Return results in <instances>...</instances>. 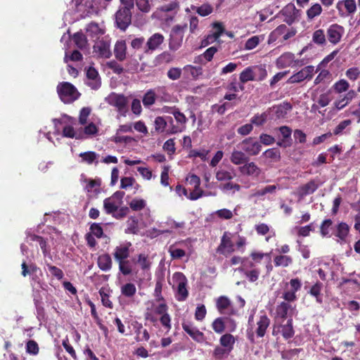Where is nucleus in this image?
Listing matches in <instances>:
<instances>
[{"label":"nucleus","mask_w":360,"mask_h":360,"mask_svg":"<svg viewBox=\"0 0 360 360\" xmlns=\"http://www.w3.org/2000/svg\"><path fill=\"white\" fill-rule=\"evenodd\" d=\"M115 20L117 27L124 30L131 23V11L120 8L115 15Z\"/></svg>","instance_id":"16"},{"label":"nucleus","mask_w":360,"mask_h":360,"mask_svg":"<svg viewBox=\"0 0 360 360\" xmlns=\"http://www.w3.org/2000/svg\"><path fill=\"white\" fill-rule=\"evenodd\" d=\"M106 101L110 105L115 107L121 115H126L128 101L125 96L112 93L106 98Z\"/></svg>","instance_id":"7"},{"label":"nucleus","mask_w":360,"mask_h":360,"mask_svg":"<svg viewBox=\"0 0 360 360\" xmlns=\"http://www.w3.org/2000/svg\"><path fill=\"white\" fill-rule=\"evenodd\" d=\"M332 101L330 94L329 92L323 93L319 96V97L316 100L317 104L314 103L312 105L311 108L314 110H316L319 109V107H326L327 106L330 101Z\"/></svg>","instance_id":"38"},{"label":"nucleus","mask_w":360,"mask_h":360,"mask_svg":"<svg viewBox=\"0 0 360 360\" xmlns=\"http://www.w3.org/2000/svg\"><path fill=\"white\" fill-rule=\"evenodd\" d=\"M195 11L200 16L205 17L212 13L213 8L208 4H204L200 6L196 7Z\"/></svg>","instance_id":"60"},{"label":"nucleus","mask_w":360,"mask_h":360,"mask_svg":"<svg viewBox=\"0 0 360 360\" xmlns=\"http://www.w3.org/2000/svg\"><path fill=\"white\" fill-rule=\"evenodd\" d=\"M105 33V28L103 30L101 28L98 24L91 22L86 27V34L92 39H97L98 36L102 35Z\"/></svg>","instance_id":"35"},{"label":"nucleus","mask_w":360,"mask_h":360,"mask_svg":"<svg viewBox=\"0 0 360 360\" xmlns=\"http://www.w3.org/2000/svg\"><path fill=\"white\" fill-rule=\"evenodd\" d=\"M345 28L338 24H332L327 29V37L330 43L338 44L345 34Z\"/></svg>","instance_id":"13"},{"label":"nucleus","mask_w":360,"mask_h":360,"mask_svg":"<svg viewBox=\"0 0 360 360\" xmlns=\"http://www.w3.org/2000/svg\"><path fill=\"white\" fill-rule=\"evenodd\" d=\"M235 176V169L230 165L228 168L219 167L215 173L216 179L221 182L231 181Z\"/></svg>","instance_id":"24"},{"label":"nucleus","mask_w":360,"mask_h":360,"mask_svg":"<svg viewBox=\"0 0 360 360\" xmlns=\"http://www.w3.org/2000/svg\"><path fill=\"white\" fill-rule=\"evenodd\" d=\"M233 251L234 246L231 238V234L225 232L221 239L220 245L217 248V252L227 256Z\"/></svg>","instance_id":"15"},{"label":"nucleus","mask_w":360,"mask_h":360,"mask_svg":"<svg viewBox=\"0 0 360 360\" xmlns=\"http://www.w3.org/2000/svg\"><path fill=\"white\" fill-rule=\"evenodd\" d=\"M155 101V94L153 91L150 90L147 91L143 98V103L145 107L152 105Z\"/></svg>","instance_id":"62"},{"label":"nucleus","mask_w":360,"mask_h":360,"mask_svg":"<svg viewBox=\"0 0 360 360\" xmlns=\"http://www.w3.org/2000/svg\"><path fill=\"white\" fill-rule=\"evenodd\" d=\"M263 39L264 37L260 36H253L250 37L245 42V49L252 50L255 49Z\"/></svg>","instance_id":"57"},{"label":"nucleus","mask_w":360,"mask_h":360,"mask_svg":"<svg viewBox=\"0 0 360 360\" xmlns=\"http://www.w3.org/2000/svg\"><path fill=\"white\" fill-rule=\"evenodd\" d=\"M315 72V68L313 65H308L299 72L292 75L288 80V84L300 83L305 79H311Z\"/></svg>","instance_id":"8"},{"label":"nucleus","mask_w":360,"mask_h":360,"mask_svg":"<svg viewBox=\"0 0 360 360\" xmlns=\"http://www.w3.org/2000/svg\"><path fill=\"white\" fill-rule=\"evenodd\" d=\"M292 106L288 103H283L273 108L272 110L275 113L277 118L284 117L291 110Z\"/></svg>","instance_id":"39"},{"label":"nucleus","mask_w":360,"mask_h":360,"mask_svg":"<svg viewBox=\"0 0 360 360\" xmlns=\"http://www.w3.org/2000/svg\"><path fill=\"white\" fill-rule=\"evenodd\" d=\"M241 145L245 153H246L250 155H257L262 148L260 143L254 141L252 138L243 140L241 142Z\"/></svg>","instance_id":"21"},{"label":"nucleus","mask_w":360,"mask_h":360,"mask_svg":"<svg viewBox=\"0 0 360 360\" xmlns=\"http://www.w3.org/2000/svg\"><path fill=\"white\" fill-rule=\"evenodd\" d=\"M226 183L221 184L219 188L224 193H235L240 190L241 186L236 183H233L231 181H225Z\"/></svg>","instance_id":"40"},{"label":"nucleus","mask_w":360,"mask_h":360,"mask_svg":"<svg viewBox=\"0 0 360 360\" xmlns=\"http://www.w3.org/2000/svg\"><path fill=\"white\" fill-rule=\"evenodd\" d=\"M122 295L131 298L133 297L136 292V288L134 283H127L122 285L121 289Z\"/></svg>","instance_id":"45"},{"label":"nucleus","mask_w":360,"mask_h":360,"mask_svg":"<svg viewBox=\"0 0 360 360\" xmlns=\"http://www.w3.org/2000/svg\"><path fill=\"white\" fill-rule=\"evenodd\" d=\"M312 41L317 45H325L326 44V38L324 31L321 29L315 30L312 34Z\"/></svg>","instance_id":"48"},{"label":"nucleus","mask_w":360,"mask_h":360,"mask_svg":"<svg viewBox=\"0 0 360 360\" xmlns=\"http://www.w3.org/2000/svg\"><path fill=\"white\" fill-rule=\"evenodd\" d=\"M217 307L221 314L228 313L231 307V301L227 297L221 296L217 301Z\"/></svg>","instance_id":"41"},{"label":"nucleus","mask_w":360,"mask_h":360,"mask_svg":"<svg viewBox=\"0 0 360 360\" xmlns=\"http://www.w3.org/2000/svg\"><path fill=\"white\" fill-rule=\"evenodd\" d=\"M184 70L190 75L193 79H197L202 74V69L200 67H195L191 65H187L184 68Z\"/></svg>","instance_id":"53"},{"label":"nucleus","mask_w":360,"mask_h":360,"mask_svg":"<svg viewBox=\"0 0 360 360\" xmlns=\"http://www.w3.org/2000/svg\"><path fill=\"white\" fill-rule=\"evenodd\" d=\"M247 160H248V157L245 153L239 150L233 149L230 155V161L234 165L241 166L243 165Z\"/></svg>","instance_id":"31"},{"label":"nucleus","mask_w":360,"mask_h":360,"mask_svg":"<svg viewBox=\"0 0 360 360\" xmlns=\"http://www.w3.org/2000/svg\"><path fill=\"white\" fill-rule=\"evenodd\" d=\"M94 51L103 58H109L112 53L110 51V42L109 40H101L94 46Z\"/></svg>","instance_id":"19"},{"label":"nucleus","mask_w":360,"mask_h":360,"mask_svg":"<svg viewBox=\"0 0 360 360\" xmlns=\"http://www.w3.org/2000/svg\"><path fill=\"white\" fill-rule=\"evenodd\" d=\"M276 189H277V186L275 185L266 186L260 189L255 190L252 193L251 196L252 197H262L269 193H270V194L274 193L276 192Z\"/></svg>","instance_id":"46"},{"label":"nucleus","mask_w":360,"mask_h":360,"mask_svg":"<svg viewBox=\"0 0 360 360\" xmlns=\"http://www.w3.org/2000/svg\"><path fill=\"white\" fill-rule=\"evenodd\" d=\"M312 231L311 224L304 226H295L292 230V233H296L299 236L307 237L309 236L310 232Z\"/></svg>","instance_id":"54"},{"label":"nucleus","mask_w":360,"mask_h":360,"mask_svg":"<svg viewBox=\"0 0 360 360\" xmlns=\"http://www.w3.org/2000/svg\"><path fill=\"white\" fill-rule=\"evenodd\" d=\"M83 182L84 190L91 195H96L100 193L101 191V180L93 179H84Z\"/></svg>","instance_id":"28"},{"label":"nucleus","mask_w":360,"mask_h":360,"mask_svg":"<svg viewBox=\"0 0 360 360\" xmlns=\"http://www.w3.org/2000/svg\"><path fill=\"white\" fill-rule=\"evenodd\" d=\"M270 320L266 315H262L259 321L257 322L256 333L258 337H263L265 334L266 330L269 326Z\"/></svg>","instance_id":"34"},{"label":"nucleus","mask_w":360,"mask_h":360,"mask_svg":"<svg viewBox=\"0 0 360 360\" xmlns=\"http://www.w3.org/2000/svg\"><path fill=\"white\" fill-rule=\"evenodd\" d=\"M182 328L195 341L202 342L204 341V334L200 332L193 323L184 322Z\"/></svg>","instance_id":"25"},{"label":"nucleus","mask_w":360,"mask_h":360,"mask_svg":"<svg viewBox=\"0 0 360 360\" xmlns=\"http://www.w3.org/2000/svg\"><path fill=\"white\" fill-rule=\"evenodd\" d=\"M112 259L108 254H103L98 258V266L102 271H109L112 267Z\"/></svg>","instance_id":"37"},{"label":"nucleus","mask_w":360,"mask_h":360,"mask_svg":"<svg viewBox=\"0 0 360 360\" xmlns=\"http://www.w3.org/2000/svg\"><path fill=\"white\" fill-rule=\"evenodd\" d=\"M322 7L321 4L316 3L310 6L307 11V16L309 20H313L316 17L321 15L322 13Z\"/></svg>","instance_id":"50"},{"label":"nucleus","mask_w":360,"mask_h":360,"mask_svg":"<svg viewBox=\"0 0 360 360\" xmlns=\"http://www.w3.org/2000/svg\"><path fill=\"white\" fill-rule=\"evenodd\" d=\"M345 75L350 81H356L360 76V68L357 67L350 68L345 72Z\"/></svg>","instance_id":"63"},{"label":"nucleus","mask_w":360,"mask_h":360,"mask_svg":"<svg viewBox=\"0 0 360 360\" xmlns=\"http://www.w3.org/2000/svg\"><path fill=\"white\" fill-rule=\"evenodd\" d=\"M136 333V340L138 342L148 341L150 338V335L148 330L143 328L141 323H136L134 325Z\"/></svg>","instance_id":"36"},{"label":"nucleus","mask_w":360,"mask_h":360,"mask_svg":"<svg viewBox=\"0 0 360 360\" xmlns=\"http://www.w3.org/2000/svg\"><path fill=\"white\" fill-rule=\"evenodd\" d=\"M82 161L88 164L93 163L97 158V154L92 151L82 153L79 154Z\"/></svg>","instance_id":"64"},{"label":"nucleus","mask_w":360,"mask_h":360,"mask_svg":"<svg viewBox=\"0 0 360 360\" xmlns=\"http://www.w3.org/2000/svg\"><path fill=\"white\" fill-rule=\"evenodd\" d=\"M219 342L221 346L231 352L235 343V338L231 334H225L220 338Z\"/></svg>","instance_id":"44"},{"label":"nucleus","mask_w":360,"mask_h":360,"mask_svg":"<svg viewBox=\"0 0 360 360\" xmlns=\"http://www.w3.org/2000/svg\"><path fill=\"white\" fill-rule=\"evenodd\" d=\"M131 245V243H124L115 248L114 257L117 262L124 261L128 258Z\"/></svg>","instance_id":"27"},{"label":"nucleus","mask_w":360,"mask_h":360,"mask_svg":"<svg viewBox=\"0 0 360 360\" xmlns=\"http://www.w3.org/2000/svg\"><path fill=\"white\" fill-rule=\"evenodd\" d=\"M146 205V202L143 199L134 198L129 202V207L134 211H139L143 209Z\"/></svg>","instance_id":"59"},{"label":"nucleus","mask_w":360,"mask_h":360,"mask_svg":"<svg viewBox=\"0 0 360 360\" xmlns=\"http://www.w3.org/2000/svg\"><path fill=\"white\" fill-rule=\"evenodd\" d=\"M287 30V27L285 25H281L278 26L274 31H272L268 38V44H272L275 42L278 38L283 35Z\"/></svg>","instance_id":"43"},{"label":"nucleus","mask_w":360,"mask_h":360,"mask_svg":"<svg viewBox=\"0 0 360 360\" xmlns=\"http://www.w3.org/2000/svg\"><path fill=\"white\" fill-rule=\"evenodd\" d=\"M240 82L245 84L250 81H254L255 78V70L254 66L245 68L239 75Z\"/></svg>","instance_id":"33"},{"label":"nucleus","mask_w":360,"mask_h":360,"mask_svg":"<svg viewBox=\"0 0 360 360\" xmlns=\"http://www.w3.org/2000/svg\"><path fill=\"white\" fill-rule=\"evenodd\" d=\"M73 41L79 49L85 48L87 44L86 37L80 32H77L73 35Z\"/></svg>","instance_id":"58"},{"label":"nucleus","mask_w":360,"mask_h":360,"mask_svg":"<svg viewBox=\"0 0 360 360\" xmlns=\"http://www.w3.org/2000/svg\"><path fill=\"white\" fill-rule=\"evenodd\" d=\"M57 92L60 100L65 103H70L80 96L77 89L72 84L66 82L58 84Z\"/></svg>","instance_id":"3"},{"label":"nucleus","mask_w":360,"mask_h":360,"mask_svg":"<svg viewBox=\"0 0 360 360\" xmlns=\"http://www.w3.org/2000/svg\"><path fill=\"white\" fill-rule=\"evenodd\" d=\"M22 275L23 276H26L27 275L36 274V273H40L41 271L39 267L37 266L34 264H30L27 265L25 262H22Z\"/></svg>","instance_id":"47"},{"label":"nucleus","mask_w":360,"mask_h":360,"mask_svg":"<svg viewBox=\"0 0 360 360\" xmlns=\"http://www.w3.org/2000/svg\"><path fill=\"white\" fill-rule=\"evenodd\" d=\"M136 263L139 264L143 270L148 269L151 264L148 257L145 254L139 255Z\"/></svg>","instance_id":"61"},{"label":"nucleus","mask_w":360,"mask_h":360,"mask_svg":"<svg viewBox=\"0 0 360 360\" xmlns=\"http://www.w3.org/2000/svg\"><path fill=\"white\" fill-rule=\"evenodd\" d=\"M263 155L272 162H278L281 158L280 151L276 148H269L265 150Z\"/></svg>","instance_id":"56"},{"label":"nucleus","mask_w":360,"mask_h":360,"mask_svg":"<svg viewBox=\"0 0 360 360\" xmlns=\"http://www.w3.org/2000/svg\"><path fill=\"white\" fill-rule=\"evenodd\" d=\"M173 288L176 290V298L179 301H184L188 297L186 288L187 278L181 272H176L172 276Z\"/></svg>","instance_id":"5"},{"label":"nucleus","mask_w":360,"mask_h":360,"mask_svg":"<svg viewBox=\"0 0 360 360\" xmlns=\"http://www.w3.org/2000/svg\"><path fill=\"white\" fill-rule=\"evenodd\" d=\"M124 193L121 191H117L110 197L107 198L103 201V209L107 214H112L117 219H120L127 215L128 208L127 207H121L123 204V197Z\"/></svg>","instance_id":"1"},{"label":"nucleus","mask_w":360,"mask_h":360,"mask_svg":"<svg viewBox=\"0 0 360 360\" xmlns=\"http://www.w3.org/2000/svg\"><path fill=\"white\" fill-rule=\"evenodd\" d=\"M319 186L315 181H310L308 183L298 187L295 191V195L299 200H302L305 196L312 194L318 188Z\"/></svg>","instance_id":"22"},{"label":"nucleus","mask_w":360,"mask_h":360,"mask_svg":"<svg viewBox=\"0 0 360 360\" xmlns=\"http://www.w3.org/2000/svg\"><path fill=\"white\" fill-rule=\"evenodd\" d=\"M276 65L278 68H285L294 65H302L300 60H295V55L292 53L286 52L278 57L276 61Z\"/></svg>","instance_id":"20"},{"label":"nucleus","mask_w":360,"mask_h":360,"mask_svg":"<svg viewBox=\"0 0 360 360\" xmlns=\"http://www.w3.org/2000/svg\"><path fill=\"white\" fill-rule=\"evenodd\" d=\"M193 240L188 238L175 242L169 245L168 252L172 259H181L184 257H190L193 252Z\"/></svg>","instance_id":"2"},{"label":"nucleus","mask_w":360,"mask_h":360,"mask_svg":"<svg viewBox=\"0 0 360 360\" xmlns=\"http://www.w3.org/2000/svg\"><path fill=\"white\" fill-rule=\"evenodd\" d=\"M111 141L115 143H129L134 139L129 136H123L121 133L116 131L115 134L111 137Z\"/></svg>","instance_id":"55"},{"label":"nucleus","mask_w":360,"mask_h":360,"mask_svg":"<svg viewBox=\"0 0 360 360\" xmlns=\"http://www.w3.org/2000/svg\"><path fill=\"white\" fill-rule=\"evenodd\" d=\"M165 112L172 114L178 124L176 126H172L171 129H169L167 130L168 134H176L185 129L187 118L182 112L176 108L171 109L170 110H165Z\"/></svg>","instance_id":"9"},{"label":"nucleus","mask_w":360,"mask_h":360,"mask_svg":"<svg viewBox=\"0 0 360 360\" xmlns=\"http://www.w3.org/2000/svg\"><path fill=\"white\" fill-rule=\"evenodd\" d=\"M276 266L288 267L292 263V258L288 255H278L274 257Z\"/></svg>","instance_id":"42"},{"label":"nucleus","mask_w":360,"mask_h":360,"mask_svg":"<svg viewBox=\"0 0 360 360\" xmlns=\"http://www.w3.org/2000/svg\"><path fill=\"white\" fill-rule=\"evenodd\" d=\"M335 8L341 17L352 15L356 11L355 0H340L335 5Z\"/></svg>","instance_id":"11"},{"label":"nucleus","mask_w":360,"mask_h":360,"mask_svg":"<svg viewBox=\"0 0 360 360\" xmlns=\"http://www.w3.org/2000/svg\"><path fill=\"white\" fill-rule=\"evenodd\" d=\"M349 233V226L347 224L341 222L337 226L335 236L339 238L338 242L345 241Z\"/></svg>","instance_id":"49"},{"label":"nucleus","mask_w":360,"mask_h":360,"mask_svg":"<svg viewBox=\"0 0 360 360\" xmlns=\"http://www.w3.org/2000/svg\"><path fill=\"white\" fill-rule=\"evenodd\" d=\"M86 84L92 89H98L101 86V81L97 70L94 68H89L86 71Z\"/></svg>","instance_id":"26"},{"label":"nucleus","mask_w":360,"mask_h":360,"mask_svg":"<svg viewBox=\"0 0 360 360\" xmlns=\"http://www.w3.org/2000/svg\"><path fill=\"white\" fill-rule=\"evenodd\" d=\"M281 333L285 339H289L294 335V330L292 328V320L289 319L286 324L274 325L273 330V335H277Z\"/></svg>","instance_id":"18"},{"label":"nucleus","mask_w":360,"mask_h":360,"mask_svg":"<svg viewBox=\"0 0 360 360\" xmlns=\"http://www.w3.org/2000/svg\"><path fill=\"white\" fill-rule=\"evenodd\" d=\"M163 40L164 37L162 34L158 33L153 34L146 43L147 49L145 52L153 51L163 42Z\"/></svg>","instance_id":"32"},{"label":"nucleus","mask_w":360,"mask_h":360,"mask_svg":"<svg viewBox=\"0 0 360 360\" xmlns=\"http://www.w3.org/2000/svg\"><path fill=\"white\" fill-rule=\"evenodd\" d=\"M50 240H51L50 238L44 239L42 237L34 234H29L27 236V243H33L36 242L39 245L44 256H46L50 252V245L49 244Z\"/></svg>","instance_id":"23"},{"label":"nucleus","mask_w":360,"mask_h":360,"mask_svg":"<svg viewBox=\"0 0 360 360\" xmlns=\"http://www.w3.org/2000/svg\"><path fill=\"white\" fill-rule=\"evenodd\" d=\"M114 55L117 60L123 61L127 56V44L124 40L117 41L114 46Z\"/></svg>","instance_id":"30"},{"label":"nucleus","mask_w":360,"mask_h":360,"mask_svg":"<svg viewBox=\"0 0 360 360\" xmlns=\"http://www.w3.org/2000/svg\"><path fill=\"white\" fill-rule=\"evenodd\" d=\"M231 352L222 346H217L213 351V356L217 360L227 357Z\"/></svg>","instance_id":"52"},{"label":"nucleus","mask_w":360,"mask_h":360,"mask_svg":"<svg viewBox=\"0 0 360 360\" xmlns=\"http://www.w3.org/2000/svg\"><path fill=\"white\" fill-rule=\"evenodd\" d=\"M356 96L357 94L354 90H349L345 94L340 96L333 102V107L336 110H340L345 108Z\"/></svg>","instance_id":"17"},{"label":"nucleus","mask_w":360,"mask_h":360,"mask_svg":"<svg viewBox=\"0 0 360 360\" xmlns=\"http://www.w3.org/2000/svg\"><path fill=\"white\" fill-rule=\"evenodd\" d=\"M349 88V82L346 79H341L337 81L333 85V89L338 94H341V93H343L345 91H348Z\"/></svg>","instance_id":"51"},{"label":"nucleus","mask_w":360,"mask_h":360,"mask_svg":"<svg viewBox=\"0 0 360 360\" xmlns=\"http://www.w3.org/2000/svg\"><path fill=\"white\" fill-rule=\"evenodd\" d=\"M187 28L186 24L176 25L173 27L169 40V49L172 51L178 50L183 41L184 32Z\"/></svg>","instance_id":"6"},{"label":"nucleus","mask_w":360,"mask_h":360,"mask_svg":"<svg viewBox=\"0 0 360 360\" xmlns=\"http://www.w3.org/2000/svg\"><path fill=\"white\" fill-rule=\"evenodd\" d=\"M149 304L145 313V319L155 326L158 322L157 315L161 316L165 314L167 311L168 307L165 302H155L153 301Z\"/></svg>","instance_id":"4"},{"label":"nucleus","mask_w":360,"mask_h":360,"mask_svg":"<svg viewBox=\"0 0 360 360\" xmlns=\"http://www.w3.org/2000/svg\"><path fill=\"white\" fill-rule=\"evenodd\" d=\"M295 311V309L290 303L282 302L277 305L276 308V320L278 321L279 319H285L288 316H291Z\"/></svg>","instance_id":"14"},{"label":"nucleus","mask_w":360,"mask_h":360,"mask_svg":"<svg viewBox=\"0 0 360 360\" xmlns=\"http://www.w3.org/2000/svg\"><path fill=\"white\" fill-rule=\"evenodd\" d=\"M298 11L293 4L287 5L283 10L282 14L285 17L284 21L288 25L293 23L297 18Z\"/></svg>","instance_id":"29"},{"label":"nucleus","mask_w":360,"mask_h":360,"mask_svg":"<svg viewBox=\"0 0 360 360\" xmlns=\"http://www.w3.org/2000/svg\"><path fill=\"white\" fill-rule=\"evenodd\" d=\"M240 174L243 176H248L252 179H257L261 173L262 169L254 162H248V160L238 168Z\"/></svg>","instance_id":"10"},{"label":"nucleus","mask_w":360,"mask_h":360,"mask_svg":"<svg viewBox=\"0 0 360 360\" xmlns=\"http://www.w3.org/2000/svg\"><path fill=\"white\" fill-rule=\"evenodd\" d=\"M187 184L193 187L192 191L190 192L189 200H196L201 198L203 195V191L200 188V179L195 174H189L186 179Z\"/></svg>","instance_id":"12"}]
</instances>
